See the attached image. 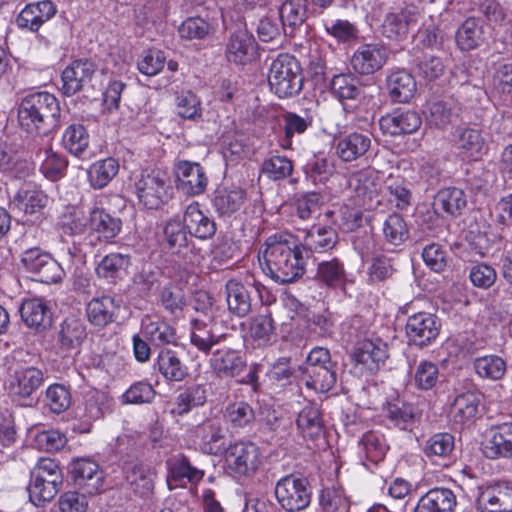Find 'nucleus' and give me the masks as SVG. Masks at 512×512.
Returning a JSON list of instances; mask_svg holds the SVG:
<instances>
[{"mask_svg":"<svg viewBox=\"0 0 512 512\" xmlns=\"http://www.w3.org/2000/svg\"><path fill=\"white\" fill-rule=\"evenodd\" d=\"M263 252V272L276 283L295 282L305 273L303 251L290 234L277 233L267 238Z\"/></svg>","mask_w":512,"mask_h":512,"instance_id":"nucleus-1","label":"nucleus"},{"mask_svg":"<svg viewBox=\"0 0 512 512\" xmlns=\"http://www.w3.org/2000/svg\"><path fill=\"white\" fill-rule=\"evenodd\" d=\"M61 109L58 99L46 91L22 98L18 107V121L27 133L49 136L60 128Z\"/></svg>","mask_w":512,"mask_h":512,"instance_id":"nucleus-2","label":"nucleus"},{"mask_svg":"<svg viewBox=\"0 0 512 512\" xmlns=\"http://www.w3.org/2000/svg\"><path fill=\"white\" fill-rule=\"evenodd\" d=\"M303 75L298 60L289 54H280L270 65L268 82L271 90L279 97L297 95L303 86Z\"/></svg>","mask_w":512,"mask_h":512,"instance_id":"nucleus-3","label":"nucleus"},{"mask_svg":"<svg viewBox=\"0 0 512 512\" xmlns=\"http://www.w3.org/2000/svg\"><path fill=\"white\" fill-rule=\"evenodd\" d=\"M140 203L147 209H158L172 196L169 176L159 169L143 170L135 182Z\"/></svg>","mask_w":512,"mask_h":512,"instance_id":"nucleus-4","label":"nucleus"},{"mask_svg":"<svg viewBox=\"0 0 512 512\" xmlns=\"http://www.w3.org/2000/svg\"><path fill=\"white\" fill-rule=\"evenodd\" d=\"M274 494L278 504L287 512L305 510L310 505L312 497L308 480L295 474L279 479Z\"/></svg>","mask_w":512,"mask_h":512,"instance_id":"nucleus-5","label":"nucleus"},{"mask_svg":"<svg viewBox=\"0 0 512 512\" xmlns=\"http://www.w3.org/2000/svg\"><path fill=\"white\" fill-rule=\"evenodd\" d=\"M228 468L239 476H251L261 464L259 447L251 441H237L230 444L225 452Z\"/></svg>","mask_w":512,"mask_h":512,"instance_id":"nucleus-6","label":"nucleus"},{"mask_svg":"<svg viewBox=\"0 0 512 512\" xmlns=\"http://www.w3.org/2000/svg\"><path fill=\"white\" fill-rule=\"evenodd\" d=\"M441 320L432 313L418 312L406 321L405 332L409 344L426 347L436 340L441 330Z\"/></svg>","mask_w":512,"mask_h":512,"instance_id":"nucleus-7","label":"nucleus"},{"mask_svg":"<svg viewBox=\"0 0 512 512\" xmlns=\"http://www.w3.org/2000/svg\"><path fill=\"white\" fill-rule=\"evenodd\" d=\"M90 232L84 238V245L95 247L99 242H110L121 231L122 221L102 208H94L89 216Z\"/></svg>","mask_w":512,"mask_h":512,"instance_id":"nucleus-8","label":"nucleus"},{"mask_svg":"<svg viewBox=\"0 0 512 512\" xmlns=\"http://www.w3.org/2000/svg\"><path fill=\"white\" fill-rule=\"evenodd\" d=\"M389 58V49L381 43L360 45L353 53L350 64L360 75H371L381 70Z\"/></svg>","mask_w":512,"mask_h":512,"instance_id":"nucleus-9","label":"nucleus"},{"mask_svg":"<svg viewBox=\"0 0 512 512\" xmlns=\"http://www.w3.org/2000/svg\"><path fill=\"white\" fill-rule=\"evenodd\" d=\"M419 15L418 8L413 5L387 13L381 25L382 35L394 41L405 39L410 27L417 24Z\"/></svg>","mask_w":512,"mask_h":512,"instance_id":"nucleus-10","label":"nucleus"},{"mask_svg":"<svg viewBox=\"0 0 512 512\" xmlns=\"http://www.w3.org/2000/svg\"><path fill=\"white\" fill-rule=\"evenodd\" d=\"M69 473L74 485L84 493L94 495L102 487L103 472L93 460L86 458L74 460L69 465Z\"/></svg>","mask_w":512,"mask_h":512,"instance_id":"nucleus-11","label":"nucleus"},{"mask_svg":"<svg viewBox=\"0 0 512 512\" xmlns=\"http://www.w3.org/2000/svg\"><path fill=\"white\" fill-rule=\"evenodd\" d=\"M225 289L230 313L242 318L247 316L252 310L251 289H254L262 297L261 290L265 289V287L256 281L252 285H245L232 279L226 283Z\"/></svg>","mask_w":512,"mask_h":512,"instance_id":"nucleus-12","label":"nucleus"},{"mask_svg":"<svg viewBox=\"0 0 512 512\" xmlns=\"http://www.w3.org/2000/svg\"><path fill=\"white\" fill-rule=\"evenodd\" d=\"M195 435L203 453L218 456L226 452V429L219 421H204L196 427Z\"/></svg>","mask_w":512,"mask_h":512,"instance_id":"nucleus-13","label":"nucleus"},{"mask_svg":"<svg viewBox=\"0 0 512 512\" xmlns=\"http://www.w3.org/2000/svg\"><path fill=\"white\" fill-rule=\"evenodd\" d=\"M482 452L489 459L512 458V423L490 428L482 442Z\"/></svg>","mask_w":512,"mask_h":512,"instance_id":"nucleus-14","label":"nucleus"},{"mask_svg":"<svg viewBox=\"0 0 512 512\" xmlns=\"http://www.w3.org/2000/svg\"><path fill=\"white\" fill-rule=\"evenodd\" d=\"M387 358V345L381 339L361 340L357 342L353 352L354 361L370 374L376 373Z\"/></svg>","mask_w":512,"mask_h":512,"instance_id":"nucleus-15","label":"nucleus"},{"mask_svg":"<svg viewBox=\"0 0 512 512\" xmlns=\"http://www.w3.org/2000/svg\"><path fill=\"white\" fill-rule=\"evenodd\" d=\"M178 188L187 195H200L207 186L208 178L203 167L196 162L180 161L175 168Z\"/></svg>","mask_w":512,"mask_h":512,"instance_id":"nucleus-16","label":"nucleus"},{"mask_svg":"<svg viewBox=\"0 0 512 512\" xmlns=\"http://www.w3.org/2000/svg\"><path fill=\"white\" fill-rule=\"evenodd\" d=\"M56 13L57 7L50 0L29 3L18 14L16 24L21 29L38 32Z\"/></svg>","mask_w":512,"mask_h":512,"instance_id":"nucleus-17","label":"nucleus"},{"mask_svg":"<svg viewBox=\"0 0 512 512\" xmlns=\"http://www.w3.org/2000/svg\"><path fill=\"white\" fill-rule=\"evenodd\" d=\"M95 66L87 60H76L67 66L61 74V92L70 97L81 91L91 81Z\"/></svg>","mask_w":512,"mask_h":512,"instance_id":"nucleus-18","label":"nucleus"},{"mask_svg":"<svg viewBox=\"0 0 512 512\" xmlns=\"http://www.w3.org/2000/svg\"><path fill=\"white\" fill-rule=\"evenodd\" d=\"M257 55V43L254 36L246 29L233 32L226 45V57L229 62L246 64Z\"/></svg>","mask_w":512,"mask_h":512,"instance_id":"nucleus-19","label":"nucleus"},{"mask_svg":"<svg viewBox=\"0 0 512 512\" xmlns=\"http://www.w3.org/2000/svg\"><path fill=\"white\" fill-rule=\"evenodd\" d=\"M421 124L420 115L411 110L394 111L382 116L379 120L381 131L390 136L414 133L420 128Z\"/></svg>","mask_w":512,"mask_h":512,"instance_id":"nucleus-20","label":"nucleus"},{"mask_svg":"<svg viewBox=\"0 0 512 512\" xmlns=\"http://www.w3.org/2000/svg\"><path fill=\"white\" fill-rule=\"evenodd\" d=\"M183 222L189 234L195 238L206 240L212 238L217 230L213 218L200 209L196 201L189 204L183 214Z\"/></svg>","mask_w":512,"mask_h":512,"instance_id":"nucleus-21","label":"nucleus"},{"mask_svg":"<svg viewBox=\"0 0 512 512\" xmlns=\"http://www.w3.org/2000/svg\"><path fill=\"white\" fill-rule=\"evenodd\" d=\"M210 367L221 378H233L240 375L246 367V361L240 351L222 348L213 352Z\"/></svg>","mask_w":512,"mask_h":512,"instance_id":"nucleus-22","label":"nucleus"},{"mask_svg":"<svg viewBox=\"0 0 512 512\" xmlns=\"http://www.w3.org/2000/svg\"><path fill=\"white\" fill-rule=\"evenodd\" d=\"M460 111L459 104L453 99H436L427 103L426 118L431 126L444 130L458 120Z\"/></svg>","mask_w":512,"mask_h":512,"instance_id":"nucleus-23","label":"nucleus"},{"mask_svg":"<svg viewBox=\"0 0 512 512\" xmlns=\"http://www.w3.org/2000/svg\"><path fill=\"white\" fill-rule=\"evenodd\" d=\"M44 382V372L34 366L23 367L15 371L10 382V392L22 399L33 395Z\"/></svg>","mask_w":512,"mask_h":512,"instance_id":"nucleus-24","label":"nucleus"},{"mask_svg":"<svg viewBox=\"0 0 512 512\" xmlns=\"http://www.w3.org/2000/svg\"><path fill=\"white\" fill-rule=\"evenodd\" d=\"M390 99L397 103H408L417 91L414 76L404 69L391 71L386 78Z\"/></svg>","mask_w":512,"mask_h":512,"instance_id":"nucleus-25","label":"nucleus"},{"mask_svg":"<svg viewBox=\"0 0 512 512\" xmlns=\"http://www.w3.org/2000/svg\"><path fill=\"white\" fill-rule=\"evenodd\" d=\"M214 321L194 318L190 321V343L200 352L208 355L214 345L219 344L225 334H216L213 330Z\"/></svg>","mask_w":512,"mask_h":512,"instance_id":"nucleus-26","label":"nucleus"},{"mask_svg":"<svg viewBox=\"0 0 512 512\" xmlns=\"http://www.w3.org/2000/svg\"><path fill=\"white\" fill-rule=\"evenodd\" d=\"M478 503L488 512H512V487L496 484L482 488Z\"/></svg>","mask_w":512,"mask_h":512,"instance_id":"nucleus-27","label":"nucleus"},{"mask_svg":"<svg viewBox=\"0 0 512 512\" xmlns=\"http://www.w3.org/2000/svg\"><path fill=\"white\" fill-rule=\"evenodd\" d=\"M456 504V496L452 490L434 488L421 496L414 512H453Z\"/></svg>","mask_w":512,"mask_h":512,"instance_id":"nucleus-28","label":"nucleus"},{"mask_svg":"<svg viewBox=\"0 0 512 512\" xmlns=\"http://www.w3.org/2000/svg\"><path fill=\"white\" fill-rule=\"evenodd\" d=\"M19 312L23 322L37 331L51 325V312L47 304L39 298H29L22 302Z\"/></svg>","mask_w":512,"mask_h":512,"instance_id":"nucleus-29","label":"nucleus"},{"mask_svg":"<svg viewBox=\"0 0 512 512\" xmlns=\"http://www.w3.org/2000/svg\"><path fill=\"white\" fill-rule=\"evenodd\" d=\"M454 146L465 158L477 159L483 153L485 140L480 130L458 127L453 134Z\"/></svg>","mask_w":512,"mask_h":512,"instance_id":"nucleus-30","label":"nucleus"},{"mask_svg":"<svg viewBox=\"0 0 512 512\" xmlns=\"http://www.w3.org/2000/svg\"><path fill=\"white\" fill-rule=\"evenodd\" d=\"M157 369L170 382H181L189 374L188 366L182 361L180 352L171 348H163L159 352Z\"/></svg>","mask_w":512,"mask_h":512,"instance_id":"nucleus-31","label":"nucleus"},{"mask_svg":"<svg viewBox=\"0 0 512 512\" xmlns=\"http://www.w3.org/2000/svg\"><path fill=\"white\" fill-rule=\"evenodd\" d=\"M120 305L113 297L102 296L92 299L87 305L89 322L99 328H104L116 320Z\"/></svg>","mask_w":512,"mask_h":512,"instance_id":"nucleus-32","label":"nucleus"},{"mask_svg":"<svg viewBox=\"0 0 512 512\" xmlns=\"http://www.w3.org/2000/svg\"><path fill=\"white\" fill-rule=\"evenodd\" d=\"M371 147L368 134L353 132L341 137L336 146V153L345 162H351L364 156Z\"/></svg>","mask_w":512,"mask_h":512,"instance_id":"nucleus-33","label":"nucleus"},{"mask_svg":"<svg viewBox=\"0 0 512 512\" xmlns=\"http://www.w3.org/2000/svg\"><path fill=\"white\" fill-rule=\"evenodd\" d=\"M125 478L135 494L149 496L154 487L151 469L138 461L126 463L123 467Z\"/></svg>","mask_w":512,"mask_h":512,"instance_id":"nucleus-34","label":"nucleus"},{"mask_svg":"<svg viewBox=\"0 0 512 512\" xmlns=\"http://www.w3.org/2000/svg\"><path fill=\"white\" fill-rule=\"evenodd\" d=\"M86 337V326L83 321L71 316L61 323L57 342L63 351L78 350Z\"/></svg>","mask_w":512,"mask_h":512,"instance_id":"nucleus-35","label":"nucleus"},{"mask_svg":"<svg viewBox=\"0 0 512 512\" xmlns=\"http://www.w3.org/2000/svg\"><path fill=\"white\" fill-rule=\"evenodd\" d=\"M296 425L305 438L315 440L324 434L322 413L316 404H308L302 408L296 419Z\"/></svg>","mask_w":512,"mask_h":512,"instance_id":"nucleus-36","label":"nucleus"},{"mask_svg":"<svg viewBox=\"0 0 512 512\" xmlns=\"http://www.w3.org/2000/svg\"><path fill=\"white\" fill-rule=\"evenodd\" d=\"M433 205L436 210H442L452 217H457L461 215L466 208L467 198L462 189L448 187L438 191L434 198Z\"/></svg>","mask_w":512,"mask_h":512,"instance_id":"nucleus-37","label":"nucleus"},{"mask_svg":"<svg viewBox=\"0 0 512 512\" xmlns=\"http://www.w3.org/2000/svg\"><path fill=\"white\" fill-rule=\"evenodd\" d=\"M131 265L129 254L110 253L102 258L96 267V274L99 278L106 279L114 283L121 279Z\"/></svg>","mask_w":512,"mask_h":512,"instance_id":"nucleus-38","label":"nucleus"},{"mask_svg":"<svg viewBox=\"0 0 512 512\" xmlns=\"http://www.w3.org/2000/svg\"><path fill=\"white\" fill-rule=\"evenodd\" d=\"M337 241L338 234L332 227L313 226L306 232L301 248L321 253L332 249Z\"/></svg>","mask_w":512,"mask_h":512,"instance_id":"nucleus-39","label":"nucleus"},{"mask_svg":"<svg viewBox=\"0 0 512 512\" xmlns=\"http://www.w3.org/2000/svg\"><path fill=\"white\" fill-rule=\"evenodd\" d=\"M480 396L476 392L467 391L454 399L450 415L457 424H465L474 420L478 413Z\"/></svg>","mask_w":512,"mask_h":512,"instance_id":"nucleus-40","label":"nucleus"},{"mask_svg":"<svg viewBox=\"0 0 512 512\" xmlns=\"http://www.w3.org/2000/svg\"><path fill=\"white\" fill-rule=\"evenodd\" d=\"M282 28L286 35H293L306 20V0H286L279 9Z\"/></svg>","mask_w":512,"mask_h":512,"instance_id":"nucleus-41","label":"nucleus"},{"mask_svg":"<svg viewBox=\"0 0 512 512\" xmlns=\"http://www.w3.org/2000/svg\"><path fill=\"white\" fill-rule=\"evenodd\" d=\"M188 230L183 220L171 218L163 224L162 243L173 253H179L188 245Z\"/></svg>","mask_w":512,"mask_h":512,"instance_id":"nucleus-42","label":"nucleus"},{"mask_svg":"<svg viewBox=\"0 0 512 512\" xmlns=\"http://www.w3.org/2000/svg\"><path fill=\"white\" fill-rule=\"evenodd\" d=\"M245 201V191L237 188L217 189L213 198V207L219 216L229 217L239 211Z\"/></svg>","mask_w":512,"mask_h":512,"instance_id":"nucleus-43","label":"nucleus"},{"mask_svg":"<svg viewBox=\"0 0 512 512\" xmlns=\"http://www.w3.org/2000/svg\"><path fill=\"white\" fill-rule=\"evenodd\" d=\"M386 417L400 429H407L416 418L415 407L403 399L396 397L387 401L383 407Z\"/></svg>","mask_w":512,"mask_h":512,"instance_id":"nucleus-44","label":"nucleus"},{"mask_svg":"<svg viewBox=\"0 0 512 512\" xmlns=\"http://www.w3.org/2000/svg\"><path fill=\"white\" fill-rule=\"evenodd\" d=\"M301 379L309 389L319 393L328 392L337 381L336 366L308 369L302 373Z\"/></svg>","mask_w":512,"mask_h":512,"instance_id":"nucleus-45","label":"nucleus"},{"mask_svg":"<svg viewBox=\"0 0 512 512\" xmlns=\"http://www.w3.org/2000/svg\"><path fill=\"white\" fill-rule=\"evenodd\" d=\"M118 171V161L109 157L93 163L87 174L91 186L94 189H102L117 175Z\"/></svg>","mask_w":512,"mask_h":512,"instance_id":"nucleus-46","label":"nucleus"},{"mask_svg":"<svg viewBox=\"0 0 512 512\" xmlns=\"http://www.w3.org/2000/svg\"><path fill=\"white\" fill-rule=\"evenodd\" d=\"M316 278L319 282L331 288L343 287L347 280L344 265L337 258L320 262L317 267Z\"/></svg>","mask_w":512,"mask_h":512,"instance_id":"nucleus-47","label":"nucleus"},{"mask_svg":"<svg viewBox=\"0 0 512 512\" xmlns=\"http://www.w3.org/2000/svg\"><path fill=\"white\" fill-rule=\"evenodd\" d=\"M483 40V28L474 17L467 18L456 32V42L463 51L475 49Z\"/></svg>","mask_w":512,"mask_h":512,"instance_id":"nucleus-48","label":"nucleus"},{"mask_svg":"<svg viewBox=\"0 0 512 512\" xmlns=\"http://www.w3.org/2000/svg\"><path fill=\"white\" fill-rule=\"evenodd\" d=\"M90 137L82 124L69 125L62 136L63 147L72 155L81 156L89 146Z\"/></svg>","mask_w":512,"mask_h":512,"instance_id":"nucleus-49","label":"nucleus"},{"mask_svg":"<svg viewBox=\"0 0 512 512\" xmlns=\"http://www.w3.org/2000/svg\"><path fill=\"white\" fill-rule=\"evenodd\" d=\"M441 376L436 363L422 360L414 369L412 382L417 389L428 391L433 389L440 382Z\"/></svg>","mask_w":512,"mask_h":512,"instance_id":"nucleus-50","label":"nucleus"},{"mask_svg":"<svg viewBox=\"0 0 512 512\" xmlns=\"http://www.w3.org/2000/svg\"><path fill=\"white\" fill-rule=\"evenodd\" d=\"M384 239L391 245L399 246L409 238V229L402 215L389 214L383 223Z\"/></svg>","mask_w":512,"mask_h":512,"instance_id":"nucleus-51","label":"nucleus"},{"mask_svg":"<svg viewBox=\"0 0 512 512\" xmlns=\"http://www.w3.org/2000/svg\"><path fill=\"white\" fill-rule=\"evenodd\" d=\"M206 402V389L201 384H193L185 388L176 397V413L187 414L194 407L202 406Z\"/></svg>","mask_w":512,"mask_h":512,"instance_id":"nucleus-52","label":"nucleus"},{"mask_svg":"<svg viewBox=\"0 0 512 512\" xmlns=\"http://www.w3.org/2000/svg\"><path fill=\"white\" fill-rule=\"evenodd\" d=\"M224 418L233 428H246L254 422L255 414L247 402L236 401L226 406Z\"/></svg>","mask_w":512,"mask_h":512,"instance_id":"nucleus-53","label":"nucleus"},{"mask_svg":"<svg viewBox=\"0 0 512 512\" xmlns=\"http://www.w3.org/2000/svg\"><path fill=\"white\" fill-rule=\"evenodd\" d=\"M63 482L37 481L36 477L30 478L28 485L29 499L35 506H42L50 502L59 492Z\"/></svg>","mask_w":512,"mask_h":512,"instance_id":"nucleus-54","label":"nucleus"},{"mask_svg":"<svg viewBox=\"0 0 512 512\" xmlns=\"http://www.w3.org/2000/svg\"><path fill=\"white\" fill-rule=\"evenodd\" d=\"M331 90L340 100L356 99L362 94L359 80L351 74H339L331 81Z\"/></svg>","mask_w":512,"mask_h":512,"instance_id":"nucleus-55","label":"nucleus"},{"mask_svg":"<svg viewBox=\"0 0 512 512\" xmlns=\"http://www.w3.org/2000/svg\"><path fill=\"white\" fill-rule=\"evenodd\" d=\"M475 372L482 378L501 379L506 371V363L496 355L478 357L473 362Z\"/></svg>","mask_w":512,"mask_h":512,"instance_id":"nucleus-56","label":"nucleus"},{"mask_svg":"<svg viewBox=\"0 0 512 512\" xmlns=\"http://www.w3.org/2000/svg\"><path fill=\"white\" fill-rule=\"evenodd\" d=\"M176 113L179 117L197 121L202 117L201 101L191 91H184L175 98Z\"/></svg>","mask_w":512,"mask_h":512,"instance_id":"nucleus-57","label":"nucleus"},{"mask_svg":"<svg viewBox=\"0 0 512 512\" xmlns=\"http://www.w3.org/2000/svg\"><path fill=\"white\" fill-rule=\"evenodd\" d=\"M359 446L366 458L373 463L381 461L388 450L384 436L373 431L366 432L362 436Z\"/></svg>","mask_w":512,"mask_h":512,"instance_id":"nucleus-58","label":"nucleus"},{"mask_svg":"<svg viewBox=\"0 0 512 512\" xmlns=\"http://www.w3.org/2000/svg\"><path fill=\"white\" fill-rule=\"evenodd\" d=\"M261 171L269 179L278 181L292 174L293 163L286 156L274 155L263 161Z\"/></svg>","mask_w":512,"mask_h":512,"instance_id":"nucleus-59","label":"nucleus"},{"mask_svg":"<svg viewBox=\"0 0 512 512\" xmlns=\"http://www.w3.org/2000/svg\"><path fill=\"white\" fill-rule=\"evenodd\" d=\"M160 304L170 314L176 315L186 306L184 291L174 284L164 286L160 291Z\"/></svg>","mask_w":512,"mask_h":512,"instance_id":"nucleus-60","label":"nucleus"},{"mask_svg":"<svg viewBox=\"0 0 512 512\" xmlns=\"http://www.w3.org/2000/svg\"><path fill=\"white\" fill-rule=\"evenodd\" d=\"M454 450V437L449 433H437L431 436L425 446L424 454L428 458L449 456Z\"/></svg>","mask_w":512,"mask_h":512,"instance_id":"nucleus-61","label":"nucleus"},{"mask_svg":"<svg viewBox=\"0 0 512 512\" xmlns=\"http://www.w3.org/2000/svg\"><path fill=\"white\" fill-rule=\"evenodd\" d=\"M210 32V23L201 17H189L178 27L180 37L187 40L204 39Z\"/></svg>","mask_w":512,"mask_h":512,"instance_id":"nucleus-62","label":"nucleus"},{"mask_svg":"<svg viewBox=\"0 0 512 512\" xmlns=\"http://www.w3.org/2000/svg\"><path fill=\"white\" fill-rule=\"evenodd\" d=\"M48 198L42 191L27 190L17 193L15 202L17 207L26 214H35L43 209Z\"/></svg>","mask_w":512,"mask_h":512,"instance_id":"nucleus-63","label":"nucleus"},{"mask_svg":"<svg viewBox=\"0 0 512 512\" xmlns=\"http://www.w3.org/2000/svg\"><path fill=\"white\" fill-rule=\"evenodd\" d=\"M45 158L40 166L42 174L51 181H56L64 175L67 168V160L53 152L51 149L44 150Z\"/></svg>","mask_w":512,"mask_h":512,"instance_id":"nucleus-64","label":"nucleus"}]
</instances>
